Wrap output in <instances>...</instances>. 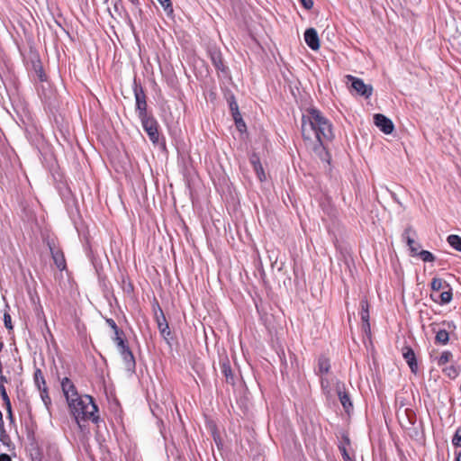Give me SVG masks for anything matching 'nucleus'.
<instances>
[{
    "label": "nucleus",
    "instance_id": "f8f14e48",
    "mask_svg": "<svg viewBox=\"0 0 461 461\" xmlns=\"http://www.w3.org/2000/svg\"><path fill=\"white\" fill-rule=\"evenodd\" d=\"M361 306V320L363 321V328L365 330L369 329V304L366 298H363L360 302Z\"/></svg>",
    "mask_w": 461,
    "mask_h": 461
},
{
    "label": "nucleus",
    "instance_id": "6e6552de",
    "mask_svg": "<svg viewBox=\"0 0 461 461\" xmlns=\"http://www.w3.org/2000/svg\"><path fill=\"white\" fill-rule=\"evenodd\" d=\"M119 352L122 357L126 369L130 371L133 370L136 366L135 358L128 345L119 348Z\"/></svg>",
    "mask_w": 461,
    "mask_h": 461
},
{
    "label": "nucleus",
    "instance_id": "7ed1b4c3",
    "mask_svg": "<svg viewBox=\"0 0 461 461\" xmlns=\"http://www.w3.org/2000/svg\"><path fill=\"white\" fill-rule=\"evenodd\" d=\"M345 78L346 83L348 85L350 84V87L358 95L364 96L365 98H369L372 95L373 86L371 85H366L362 79L351 75H347Z\"/></svg>",
    "mask_w": 461,
    "mask_h": 461
},
{
    "label": "nucleus",
    "instance_id": "aec40b11",
    "mask_svg": "<svg viewBox=\"0 0 461 461\" xmlns=\"http://www.w3.org/2000/svg\"><path fill=\"white\" fill-rule=\"evenodd\" d=\"M34 383L39 390H41L42 387H47L43 374L39 368L34 372Z\"/></svg>",
    "mask_w": 461,
    "mask_h": 461
},
{
    "label": "nucleus",
    "instance_id": "4468645a",
    "mask_svg": "<svg viewBox=\"0 0 461 461\" xmlns=\"http://www.w3.org/2000/svg\"><path fill=\"white\" fill-rule=\"evenodd\" d=\"M432 294H437L440 290H445L450 287L449 284L442 278L434 277L430 283Z\"/></svg>",
    "mask_w": 461,
    "mask_h": 461
},
{
    "label": "nucleus",
    "instance_id": "e433bc0d",
    "mask_svg": "<svg viewBox=\"0 0 461 461\" xmlns=\"http://www.w3.org/2000/svg\"><path fill=\"white\" fill-rule=\"evenodd\" d=\"M0 461H11V457L7 454H1Z\"/></svg>",
    "mask_w": 461,
    "mask_h": 461
},
{
    "label": "nucleus",
    "instance_id": "1a4fd4ad",
    "mask_svg": "<svg viewBox=\"0 0 461 461\" xmlns=\"http://www.w3.org/2000/svg\"><path fill=\"white\" fill-rule=\"evenodd\" d=\"M304 41L312 50L320 49L319 36L315 29L309 28L305 31Z\"/></svg>",
    "mask_w": 461,
    "mask_h": 461
},
{
    "label": "nucleus",
    "instance_id": "72a5a7b5",
    "mask_svg": "<svg viewBox=\"0 0 461 461\" xmlns=\"http://www.w3.org/2000/svg\"><path fill=\"white\" fill-rule=\"evenodd\" d=\"M301 4L303 5V6L307 9V10H310L312 8L313 6V1L312 0H300Z\"/></svg>",
    "mask_w": 461,
    "mask_h": 461
},
{
    "label": "nucleus",
    "instance_id": "b1692460",
    "mask_svg": "<svg viewBox=\"0 0 461 461\" xmlns=\"http://www.w3.org/2000/svg\"><path fill=\"white\" fill-rule=\"evenodd\" d=\"M417 256H419L420 258V259L424 262L435 261V256L428 250H420L418 252Z\"/></svg>",
    "mask_w": 461,
    "mask_h": 461
},
{
    "label": "nucleus",
    "instance_id": "ddd939ff",
    "mask_svg": "<svg viewBox=\"0 0 461 461\" xmlns=\"http://www.w3.org/2000/svg\"><path fill=\"white\" fill-rule=\"evenodd\" d=\"M50 251L52 255V258L54 260L55 265L59 270H63L66 268V260L62 251L59 249H54L50 247Z\"/></svg>",
    "mask_w": 461,
    "mask_h": 461
},
{
    "label": "nucleus",
    "instance_id": "6ab92c4d",
    "mask_svg": "<svg viewBox=\"0 0 461 461\" xmlns=\"http://www.w3.org/2000/svg\"><path fill=\"white\" fill-rule=\"evenodd\" d=\"M453 358V354L450 351H443L441 355L436 357L434 360L437 362L438 366H443L449 363Z\"/></svg>",
    "mask_w": 461,
    "mask_h": 461
},
{
    "label": "nucleus",
    "instance_id": "423d86ee",
    "mask_svg": "<svg viewBox=\"0 0 461 461\" xmlns=\"http://www.w3.org/2000/svg\"><path fill=\"white\" fill-rule=\"evenodd\" d=\"M415 237L416 231L411 227H407L402 235V240L407 243L412 256L418 255L420 249V244L414 240Z\"/></svg>",
    "mask_w": 461,
    "mask_h": 461
},
{
    "label": "nucleus",
    "instance_id": "393cba45",
    "mask_svg": "<svg viewBox=\"0 0 461 461\" xmlns=\"http://www.w3.org/2000/svg\"><path fill=\"white\" fill-rule=\"evenodd\" d=\"M212 60L215 66V68L219 70H223L224 69V66H223V63H222V59H221V56L220 53H217V52H214L212 55Z\"/></svg>",
    "mask_w": 461,
    "mask_h": 461
},
{
    "label": "nucleus",
    "instance_id": "79ce46f5",
    "mask_svg": "<svg viewBox=\"0 0 461 461\" xmlns=\"http://www.w3.org/2000/svg\"><path fill=\"white\" fill-rule=\"evenodd\" d=\"M345 440H346L347 444L348 445L349 444V439L348 438H345Z\"/></svg>",
    "mask_w": 461,
    "mask_h": 461
},
{
    "label": "nucleus",
    "instance_id": "473e14b6",
    "mask_svg": "<svg viewBox=\"0 0 461 461\" xmlns=\"http://www.w3.org/2000/svg\"><path fill=\"white\" fill-rule=\"evenodd\" d=\"M222 372L224 375L226 376L227 380L230 377L232 378L231 369L230 366L228 365H223L222 366Z\"/></svg>",
    "mask_w": 461,
    "mask_h": 461
},
{
    "label": "nucleus",
    "instance_id": "58836bf2",
    "mask_svg": "<svg viewBox=\"0 0 461 461\" xmlns=\"http://www.w3.org/2000/svg\"><path fill=\"white\" fill-rule=\"evenodd\" d=\"M456 461H461V452L456 453Z\"/></svg>",
    "mask_w": 461,
    "mask_h": 461
},
{
    "label": "nucleus",
    "instance_id": "a878e982",
    "mask_svg": "<svg viewBox=\"0 0 461 461\" xmlns=\"http://www.w3.org/2000/svg\"><path fill=\"white\" fill-rule=\"evenodd\" d=\"M0 396L2 400L4 401L5 404L6 405L7 409L11 411V402L10 399L7 395L5 384H0Z\"/></svg>",
    "mask_w": 461,
    "mask_h": 461
},
{
    "label": "nucleus",
    "instance_id": "c756f323",
    "mask_svg": "<svg viewBox=\"0 0 461 461\" xmlns=\"http://www.w3.org/2000/svg\"><path fill=\"white\" fill-rule=\"evenodd\" d=\"M167 14L173 13L170 0H157Z\"/></svg>",
    "mask_w": 461,
    "mask_h": 461
},
{
    "label": "nucleus",
    "instance_id": "9d476101",
    "mask_svg": "<svg viewBox=\"0 0 461 461\" xmlns=\"http://www.w3.org/2000/svg\"><path fill=\"white\" fill-rule=\"evenodd\" d=\"M430 298L433 302L438 304H447L453 298L452 288L448 287L447 289L443 290L439 294H431Z\"/></svg>",
    "mask_w": 461,
    "mask_h": 461
},
{
    "label": "nucleus",
    "instance_id": "39448f33",
    "mask_svg": "<svg viewBox=\"0 0 461 461\" xmlns=\"http://www.w3.org/2000/svg\"><path fill=\"white\" fill-rule=\"evenodd\" d=\"M134 96L136 100V112L138 113L139 118L149 115L147 113L146 95L141 86H136L134 87Z\"/></svg>",
    "mask_w": 461,
    "mask_h": 461
},
{
    "label": "nucleus",
    "instance_id": "20e7f679",
    "mask_svg": "<svg viewBox=\"0 0 461 461\" xmlns=\"http://www.w3.org/2000/svg\"><path fill=\"white\" fill-rule=\"evenodd\" d=\"M144 131L149 137V140L156 143L158 140V122L152 116L146 115L140 117Z\"/></svg>",
    "mask_w": 461,
    "mask_h": 461
},
{
    "label": "nucleus",
    "instance_id": "5701e85b",
    "mask_svg": "<svg viewBox=\"0 0 461 461\" xmlns=\"http://www.w3.org/2000/svg\"><path fill=\"white\" fill-rule=\"evenodd\" d=\"M442 372L447 377H449L451 379H455L459 374V369L456 366L450 365L448 366L442 368Z\"/></svg>",
    "mask_w": 461,
    "mask_h": 461
},
{
    "label": "nucleus",
    "instance_id": "4be33fe9",
    "mask_svg": "<svg viewBox=\"0 0 461 461\" xmlns=\"http://www.w3.org/2000/svg\"><path fill=\"white\" fill-rule=\"evenodd\" d=\"M447 242L452 248L457 251H461V237L454 234L449 235L447 237Z\"/></svg>",
    "mask_w": 461,
    "mask_h": 461
},
{
    "label": "nucleus",
    "instance_id": "ea45409f",
    "mask_svg": "<svg viewBox=\"0 0 461 461\" xmlns=\"http://www.w3.org/2000/svg\"><path fill=\"white\" fill-rule=\"evenodd\" d=\"M3 348H4V343L0 341V352L2 351Z\"/></svg>",
    "mask_w": 461,
    "mask_h": 461
},
{
    "label": "nucleus",
    "instance_id": "2eb2a0df",
    "mask_svg": "<svg viewBox=\"0 0 461 461\" xmlns=\"http://www.w3.org/2000/svg\"><path fill=\"white\" fill-rule=\"evenodd\" d=\"M338 395L343 408L347 412H348L352 408V402L350 401L349 395L346 392L342 391L340 387H338Z\"/></svg>",
    "mask_w": 461,
    "mask_h": 461
},
{
    "label": "nucleus",
    "instance_id": "dca6fc26",
    "mask_svg": "<svg viewBox=\"0 0 461 461\" xmlns=\"http://www.w3.org/2000/svg\"><path fill=\"white\" fill-rule=\"evenodd\" d=\"M251 161V164L253 165V168L257 174V176L258 177V179L263 182L266 180V174L264 172V169L258 160V158L256 157V156H253L250 159Z\"/></svg>",
    "mask_w": 461,
    "mask_h": 461
},
{
    "label": "nucleus",
    "instance_id": "9b49d317",
    "mask_svg": "<svg viewBox=\"0 0 461 461\" xmlns=\"http://www.w3.org/2000/svg\"><path fill=\"white\" fill-rule=\"evenodd\" d=\"M402 356L405 361L407 362L408 366H410L411 372L416 373L418 369V365L414 351L409 347H404L402 348Z\"/></svg>",
    "mask_w": 461,
    "mask_h": 461
},
{
    "label": "nucleus",
    "instance_id": "a19ab883",
    "mask_svg": "<svg viewBox=\"0 0 461 461\" xmlns=\"http://www.w3.org/2000/svg\"><path fill=\"white\" fill-rule=\"evenodd\" d=\"M321 385H322V387L326 386L325 385V380L323 378L321 379Z\"/></svg>",
    "mask_w": 461,
    "mask_h": 461
},
{
    "label": "nucleus",
    "instance_id": "4c0bfd02",
    "mask_svg": "<svg viewBox=\"0 0 461 461\" xmlns=\"http://www.w3.org/2000/svg\"><path fill=\"white\" fill-rule=\"evenodd\" d=\"M234 118H235L236 124H237L238 128H240V125L245 126V124H244V122H243V121L241 119L238 120L236 116H234Z\"/></svg>",
    "mask_w": 461,
    "mask_h": 461
},
{
    "label": "nucleus",
    "instance_id": "0eeeda50",
    "mask_svg": "<svg viewBox=\"0 0 461 461\" xmlns=\"http://www.w3.org/2000/svg\"><path fill=\"white\" fill-rule=\"evenodd\" d=\"M374 122L377 128L384 134H391L394 130V125L391 119L384 114L376 113L374 115Z\"/></svg>",
    "mask_w": 461,
    "mask_h": 461
},
{
    "label": "nucleus",
    "instance_id": "2f4dec72",
    "mask_svg": "<svg viewBox=\"0 0 461 461\" xmlns=\"http://www.w3.org/2000/svg\"><path fill=\"white\" fill-rule=\"evenodd\" d=\"M339 447L345 461H353L349 456V454L348 453V450L345 446H339Z\"/></svg>",
    "mask_w": 461,
    "mask_h": 461
},
{
    "label": "nucleus",
    "instance_id": "c85d7f7f",
    "mask_svg": "<svg viewBox=\"0 0 461 461\" xmlns=\"http://www.w3.org/2000/svg\"><path fill=\"white\" fill-rule=\"evenodd\" d=\"M452 444L456 447H461V428H458L456 430V433L452 438Z\"/></svg>",
    "mask_w": 461,
    "mask_h": 461
},
{
    "label": "nucleus",
    "instance_id": "f257e3e1",
    "mask_svg": "<svg viewBox=\"0 0 461 461\" xmlns=\"http://www.w3.org/2000/svg\"><path fill=\"white\" fill-rule=\"evenodd\" d=\"M302 135L305 145L318 151L333 139L332 125L319 110L310 108L302 117Z\"/></svg>",
    "mask_w": 461,
    "mask_h": 461
},
{
    "label": "nucleus",
    "instance_id": "bb28decb",
    "mask_svg": "<svg viewBox=\"0 0 461 461\" xmlns=\"http://www.w3.org/2000/svg\"><path fill=\"white\" fill-rule=\"evenodd\" d=\"M122 330H118L117 332H114L113 341L116 343L118 349L122 347L127 346V344L124 341V339H122Z\"/></svg>",
    "mask_w": 461,
    "mask_h": 461
},
{
    "label": "nucleus",
    "instance_id": "a211bd4d",
    "mask_svg": "<svg viewBox=\"0 0 461 461\" xmlns=\"http://www.w3.org/2000/svg\"><path fill=\"white\" fill-rule=\"evenodd\" d=\"M330 368V360L325 357H319L317 374L320 375H323L324 374L329 373Z\"/></svg>",
    "mask_w": 461,
    "mask_h": 461
},
{
    "label": "nucleus",
    "instance_id": "cd10ccee",
    "mask_svg": "<svg viewBox=\"0 0 461 461\" xmlns=\"http://www.w3.org/2000/svg\"><path fill=\"white\" fill-rule=\"evenodd\" d=\"M39 391L41 392V398L44 402V405L49 409L50 405L51 404V400L49 396L47 387H42V389Z\"/></svg>",
    "mask_w": 461,
    "mask_h": 461
},
{
    "label": "nucleus",
    "instance_id": "f3484780",
    "mask_svg": "<svg viewBox=\"0 0 461 461\" xmlns=\"http://www.w3.org/2000/svg\"><path fill=\"white\" fill-rule=\"evenodd\" d=\"M157 321L160 334L163 336L164 339H167L170 335V330L168 328V324L166 321L165 316L162 312L161 318L158 317Z\"/></svg>",
    "mask_w": 461,
    "mask_h": 461
},
{
    "label": "nucleus",
    "instance_id": "f03ea898",
    "mask_svg": "<svg viewBox=\"0 0 461 461\" xmlns=\"http://www.w3.org/2000/svg\"><path fill=\"white\" fill-rule=\"evenodd\" d=\"M61 388L70 411L79 426L81 421L86 420L98 422V408L90 395H79L75 384L68 377L62 379Z\"/></svg>",
    "mask_w": 461,
    "mask_h": 461
},
{
    "label": "nucleus",
    "instance_id": "412c9836",
    "mask_svg": "<svg viewBox=\"0 0 461 461\" xmlns=\"http://www.w3.org/2000/svg\"><path fill=\"white\" fill-rule=\"evenodd\" d=\"M435 340L437 343L446 345L449 340L448 332L446 330H439L436 332Z\"/></svg>",
    "mask_w": 461,
    "mask_h": 461
},
{
    "label": "nucleus",
    "instance_id": "f704fd0d",
    "mask_svg": "<svg viewBox=\"0 0 461 461\" xmlns=\"http://www.w3.org/2000/svg\"><path fill=\"white\" fill-rule=\"evenodd\" d=\"M106 323L113 330L114 332H117L119 330L115 321L113 319H107Z\"/></svg>",
    "mask_w": 461,
    "mask_h": 461
},
{
    "label": "nucleus",
    "instance_id": "7c9ffc66",
    "mask_svg": "<svg viewBox=\"0 0 461 461\" xmlns=\"http://www.w3.org/2000/svg\"><path fill=\"white\" fill-rule=\"evenodd\" d=\"M4 322H5V326L6 327L7 330H12L13 329L12 318H11V315L9 313H5V315H4Z\"/></svg>",
    "mask_w": 461,
    "mask_h": 461
},
{
    "label": "nucleus",
    "instance_id": "c9c22d12",
    "mask_svg": "<svg viewBox=\"0 0 461 461\" xmlns=\"http://www.w3.org/2000/svg\"><path fill=\"white\" fill-rule=\"evenodd\" d=\"M6 383H8V379L4 375L3 369H0V384H5Z\"/></svg>",
    "mask_w": 461,
    "mask_h": 461
}]
</instances>
